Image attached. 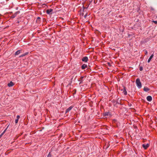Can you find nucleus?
<instances>
[{
  "instance_id": "nucleus-21",
  "label": "nucleus",
  "mask_w": 157,
  "mask_h": 157,
  "mask_svg": "<svg viewBox=\"0 0 157 157\" xmlns=\"http://www.w3.org/2000/svg\"><path fill=\"white\" fill-rule=\"evenodd\" d=\"M152 22L155 23V24H157V21H153Z\"/></svg>"
},
{
  "instance_id": "nucleus-13",
  "label": "nucleus",
  "mask_w": 157,
  "mask_h": 157,
  "mask_svg": "<svg viewBox=\"0 0 157 157\" xmlns=\"http://www.w3.org/2000/svg\"><path fill=\"white\" fill-rule=\"evenodd\" d=\"M21 50H17V51H16L15 52V55L16 56V55H19V54H20L21 53Z\"/></svg>"
},
{
  "instance_id": "nucleus-11",
  "label": "nucleus",
  "mask_w": 157,
  "mask_h": 157,
  "mask_svg": "<svg viewBox=\"0 0 157 157\" xmlns=\"http://www.w3.org/2000/svg\"><path fill=\"white\" fill-rule=\"evenodd\" d=\"M150 89L147 87H144V90L145 92H147L150 90Z\"/></svg>"
},
{
  "instance_id": "nucleus-25",
  "label": "nucleus",
  "mask_w": 157,
  "mask_h": 157,
  "mask_svg": "<svg viewBox=\"0 0 157 157\" xmlns=\"http://www.w3.org/2000/svg\"><path fill=\"white\" fill-rule=\"evenodd\" d=\"M40 19V17H37V20Z\"/></svg>"
},
{
  "instance_id": "nucleus-22",
  "label": "nucleus",
  "mask_w": 157,
  "mask_h": 157,
  "mask_svg": "<svg viewBox=\"0 0 157 157\" xmlns=\"http://www.w3.org/2000/svg\"><path fill=\"white\" fill-rule=\"evenodd\" d=\"M87 13H86L84 16V18H86L87 17Z\"/></svg>"
},
{
  "instance_id": "nucleus-2",
  "label": "nucleus",
  "mask_w": 157,
  "mask_h": 157,
  "mask_svg": "<svg viewBox=\"0 0 157 157\" xmlns=\"http://www.w3.org/2000/svg\"><path fill=\"white\" fill-rule=\"evenodd\" d=\"M20 11H18L16 12L14 14H13L11 16V18H15L16 16L20 13Z\"/></svg>"
},
{
  "instance_id": "nucleus-27",
  "label": "nucleus",
  "mask_w": 157,
  "mask_h": 157,
  "mask_svg": "<svg viewBox=\"0 0 157 157\" xmlns=\"http://www.w3.org/2000/svg\"><path fill=\"white\" fill-rule=\"evenodd\" d=\"M82 15H83V14H84V13H82Z\"/></svg>"
},
{
  "instance_id": "nucleus-17",
  "label": "nucleus",
  "mask_w": 157,
  "mask_h": 157,
  "mask_svg": "<svg viewBox=\"0 0 157 157\" xmlns=\"http://www.w3.org/2000/svg\"><path fill=\"white\" fill-rule=\"evenodd\" d=\"M47 157H54L50 152L47 156Z\"/></svg>"
},
{
  "instance_id": "nucleus-26",
  "label": "nucleus",
  "mask_w": 157,
  "mask_h": 157,
  "mask_svg": "<svg viewBox=\"0 0 157 157\" xmlns=\"http://www.w3.org/2000/svg\"><path fill=\"white\" fill-rule=\"evenodd\" d=\"M85 9V7H83V11H84V9Z\"/></svg>"
},
{
  "instance_id": "nucleus-4",
  "label": "nucleus",
  "mask_w": 157,
  "mask_h": 157,
  "mask_svg": "<svg viewBox=\"0 0 157 157\" xmlns=\"http://www.w3.org/2000/svg\"><path fill=\"white\" fill-rule=\"evenodd\" d=\"M53 10L52 9H50L47 10L46 13L47 14H50L53 11Z\"/></svg>"
},
{
  "instance_id": "nucleus-19",
  "label": "nucleus",
  "mask_w": 157,
  "mask_h": 157,
  "mask_svg": "<svg viewBox=\"0 0 157 157\" xmlns=\"http://www.w3.org/2000/svg\"><path fill=\"white\" fill-rule=\"evenodd\" d=\"M18 119H16L15 120V123L17 124L18 122Z\"/></svg>"
},
{
  "instance_id": "nucleus-10",
  "label": "nucleus",
  "mask_w": 157,
  "mask_h": 157,
  "mask_svg": "<svg viewBox=\"0 0 157 157\" xmlns=\"http://www.w3.org/2000/svg\"><path fill=\"white\" fill-rule=\"evenodd\" d=\"M87 67V65L85 64H84L82 66L81 68L83 70L86 68Z\"/></svg>"
},
{
  "instance_id": "nucleus-15",
  "label": "nucleus",
  "mask_w": 157,
  "mask_h": 157,
  "mask_svg": "<svg viewBox=\"0 0 157 157\" xmlns=\"http://www.w3.org/2000/svg\"><path fill=\"white\" fill-rule=\"evenodd\" d=\"M84 77L83 76H82L80 78L79 81H80V84H81V82H82L83 81V78Z\"/></svg>"
},
{
  "instance_id": "nucleus-3",
  "label": "nucleus",
  "mask_w": 157,
  "mask_h": 157,
  "mask_svg": "<svg viewBox=\"0 0 157 157\" xmlns=\"http://www.w3.org/2000/svg\"><path fill=\"white\" fill-rule=\"evenodd\" d=\"M73 107V106H71L68 108L65 111V113H66L69 112Z\"/></svg>"
},
{
  "instance_id": "nucleus-8",
  "label": "nucleus",
  "mask_w": 157,
  "mask_h": 157,
  "mask_svg": "<svg viewBox=\"0 0 157 157\" xmlns=\"http://www.w3.org/2000/svg\"><path fill=\"white\" fill-rule=\"evenodd\" d=\"M143 147L145 149H147V147H149V145L148 144H143L142 145Z\"/></svg>"
},
{
  "instance_id": "nucleus-6",
  "label": "nucleus",
  "mask_w": 157,
  "mask_h": 157,
  "mask_svg": "<svg viewBox=\"0 0 157 157\" xmlns=\"http://www.w3.org/2000/svg\"><path fill=\"white\" fill-rule=\"evenodd\" d=\"M122 90L123 91V93L124 95H126L127 94V92L125 87H124L123 89Z\"/></svg>"
},
{
  "instance_id": "nucleus-24",
  "label": "nucleus",
  "mask_w": 157,
  "mask_h": 157,
  "mask_svg": "<svg viewBox=\"0 0 157 157\" xmlns=\"http://www.w3.org/2000/svg\"><path fill=\"white\" fill-rule=\"evenodd\" d=\"M108 113L105 112V116H108Z\"/></svg>"
},
{
  "instance_id": "nucleus-16",
  "label": "nucleus",
  "mask_w": 157,
  "mask_h": 157,
  "mask_svg": "<svg viewBox=\"0 0 157 157\" xmlns=\"http://www.w3.org/2000/svg\"><path fill=\"white\" fill-rule=\"evenodd\" d=\"M7 128H6L4 131L0 135V138L3 135V134L5 133L6 131V130Z\"/></svg>"
},
{
  "instance_id": "nucleus-12",
  "label": "nucleus",
  "mask_w": 157,
  "mask_h": 157,
  "mask_svg": "<svg viewBox=\"0 0 157 157\" xmlns=\"http://www.w3.org/2000/svg\"><path fill=\"white\" fill-rule=\"evenodd\" d=\"M153 56H154L153 54H152L151 55V56H150V58H149V59H148V60H147L148 63H149L150 62V61H151V60L152 58L153 57Z\"/></svg>"
},
{
  "instance_id": "nucleus-20",
  "label": "nucleus",
  "mask_w": 157,
  "mask_h": 157,
  "mask_svg": "<svg viewBox=\"0 0 157 157\" xmlns=\"http://www.w3.org/2000/svg\"><path fill=\"white\" fill-rule=\"evenodd\" d=\"M143 70V68L142 67H140V71H142Z\"/></svg>"
},
{
  "instance_id": "nucleus-18",
  "label": "nucleus",
  "mask_w": 157,
  "mask_h": 157,
  "mask_svg": "<svg viewBox=\"0 0 157 157\" xmlns=\"http://www.w3.org/2000/svg\"><path fill=\"white\" fill-rule=\"evenodd\" d=\"M144 51L145 52V54L146 55H147V53H148L147 51L146 50H144Z\"/></svg>"
},
{
  "instance_id": "nucleus-7",
  "label": "nucleus",
  "mask_w": 157,
  "mask_h": 157,
  "mask_svg": "<svg viewBox=\"0 0 157 157\" xmlns=\"http://www.w3.org/2000/svg\"><path fill=\"white\" fill-rule=\"evenodd\" d=\"M147 101H151L152 100V97L150 96H148L147 97Z\"/></svg>"
},
{
  "instance_id": "nucleus-1",
  "label": "nucleus",
  "mask_w": 157,
  "mask_h": 157,
  "mask_svg": "<svg viewBox=\"0 0 157 157\" xmlns=\"http://www.w3.org/2000/svg\"><path fill=\"white\" fill-rule=\"evenodd\" d=\"M136 83L139 89H140L142 87V85L141 82L140 81V79L139 78H137L136 81Z\"/></svg>"
},
{
  "instance_id": "nucleus-14",
  "label": "nucleus",
  "mask_w": 157,
  "mask_h": 157,
  "mask_svg": "<svg viewBox=\"0 0 157 157\" xmlns=\"http://www.w3.org/2000/svg\"><path fill=\"white\" fill-rule=\"evenodd\" d=\"M28 52H25V53H24V54L21 55L19 56V57H22L24 56H26L27 55H28Z\"/></svg>"
},
{
  "instance_id": "nucleus-9",
  "label": "nucleus",
  "mask_w": 157,
  "mask_h": 157,
  "mask_svg": "<svg viewBox=\"0 0 157 157\" xmlns=\"http://www.w3.org/2000/svg\"><path fill=\"white\" fill-rule=\"evenodd\" d=\"M13 83L11 81L8 84V86L9 87H11L13 86Z\"/></svg>"
},
{
  "instance_id": "nucleus-5",
  "label": "nucleus",
  "mask_w": 157,
  "mask_h": 157,
  "mask_svg": "<svg viewBox=\"0 0 157 157\" xmlns=\"http://www.w3.org/2000/svg\"><path fill=\"white\" fill-rule=\"evenodd\" d=\"M88 59V58L87 56L84 57L82 59V61L85 62H86L87 61Z\"/></svg>"
},
{
  "instance_id": "nucleus-23",
  "label": "nucleus",
  "mask_w": 157,
  "mask_h": 157,
  "mask_svg": "<svg viewBox=\"0 0 157 157\" xmlns=\"http://www.w3.org/2000/svg\"><path fill=\"white\" fill-rule=\"evenodd\" d=\"M20 117L19 115H17V119H18L19 120V119L20 118Z\"/></svg>"
}]
</instances>
